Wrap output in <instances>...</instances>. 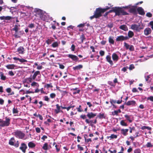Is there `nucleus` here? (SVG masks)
I'll use <instances>...</instances> for the list:
<instances>
[{
    "mask_svg": "<svg viewBox=\"0 0 153 153\" xmlns=\"http://www.w3.org/2000/svg\"><path fill=\"white\" fill-rule=\"evenodd\" d=\"M109 9L110 7H107L105 8L104 9H102L100 8H97L94 12V15L90 16V19L92 20L94 18H99L101 16V14L102 13H103Z\"/></svg>",
    "mask_w": 153,
    "mask_h": 153,
    "instance_id": "1",
    "label": "nucleus"
},
{
    "mask_svg": "<svg viewBox=\"0 0 153 153\" xmlns=\"http://www.w3.org/2000/svg\"><path fill=\"white\" fill-rule=\"evenodd\" d=\"M112 12H114L115 13L116 15L119 16L121 14L123 15H126L128 13L124 11L121 8L119 7H115L113 8V10H111L109 12L106 13L105 15H107L109 13Z\"/></svg>",
    "mask_w": 153,
    "mask_h": 153,
    "instance_id": "2",
    "label": "nucleus"
},
{
    "mask_svg": "<svg viewBox=\"0 0 153 153\" xmlns=\"http://www.w3.org/2000/svg\"><path fill=\"white\" fill-rule=\"evenodd\" d=\"M5 120H3L1 119H0V126L4 127V126H8L10 124V120L9 117H7L5 118Z\"/></svg>",
    "mask_w": 153,
    "mask_h": 153,
    "instance_id": "3",
    "label": "nucleus"
},
{
    "mask_svg": "<svg viewBox=\"0 0 153 153\" xmlns=\"http://www.w3.org/2000/svg\"><path fill=\"white\" fill-rule=\"evenodd\" d=\"M15 136L17 138L22 139L25 136V134L20 131L17 130L14 132Z\"/></svg>",
    "mask_w": 153,
    "mask_h": 153,
    "instance_id": "4",
    "label": "nucleus"
},
{
    "mask_svg": "<svg viewBox=\"0 0 153 153\" xmlns=\"http://www.w3.org/2000/svg\"><path fill=\"white\" fill-rule=\"evenodd\" d=\"M19 25H15L14 27L12 29L13 30L15 31V33L14 34V36L16 38H20L19 35H18L19 33Z\"/></svg>",
    "mask_w": 153,
    "mask_h": 153,
    "instance_id": "5",
    "label": "nucleus"
},
{
    "mask_svg": "<svg viewBox=\"0 0 153 153\" xmlns=\"http://www.w3.org/2000/svg\"><path fill=\"white\" fill-rule=\"evenodd\" d=\"M131 28L132 29L135 30L136 31L138 32L140 30L143 29V27H140V25L134 24L132 25L131 26Z\"/></svg>",
    "mask_w": 153,
    "mask_h": 153,
    "instance_id": "6",
    "label": "nucleus"
},
{
    "mask_svg": "<svg viewBox=\"0 0 153 153\" xmlns=\"http://www.w3.org/2000/svg\"><path fill=\"white\" fill-rule=\"evenodd\" d=\"M27 148V146L25 143H22L21 144V146L20 147L19 149L22 150V152L25 153L26 150Z\"/></svg>",
    "mask_w": 153,
    "mask_h": 153,
    "instance_id": "7",
    "label": "nucleus"
},
{
    "mask_svg": "<svg viewBox=\"0 0 153 153\" xmlns=\"http://www.w3.org/2000/svg\"><path fill=\"white\" fill-rule=\"evenodd\" d=\"M37 12L39 13L40 17V18L42 20H45V16L42 13V11L40 10H37Z\"/></svg>",
    "mask_w": 153,
    "mask_h": 153,
    "instance_id": "8",
    "label": "nucleus"
},
{
    "mask_svg": "<svg viewBox=\"0 0 153 153\" xmlns=\"http://www.w3.org/2000/svg\"><path fill=\"white\" fill-rule=\"evenodd\" d=\"M112 59L115 62H117L119 58L117 55L115 53H114L112 55Z\"/></svg>",
    "mask_w": 153,
    "mask_h": 153,
    "instance_id": "9",
    "label": "nucleus"
},
{
    "mask_svg": "<svg viewBox=\"0 0 153 153\" xmlns=\"http://www.w3.org/2000/svg\"><path fill=\"white\" fill-rule=\"evenodd\" d=\"M123 8H130L131 10L132 11H134L136 10V6H131V5H129L125 7H123Z\"/></svg>",
    "mask_w": 153,
    "mask_h": 153,
    "instance_id": "10",
    "label": "nucleus"
},
{
    "mask_svg": "<svg viewBox=\"0 0 153 153\" xmlns=\"http://www.w3.org/2000/svg\"><path fill=\"white\" fill-rule=\"evenodd\" d=\"M68 56L69 58L73 60L76 61H77L78 59L77 56L74 55L68 54Z\"/></svg>",
    "mask_w": 153,
    "mask_h": 153,
    "instance_id": "11",
    "label": "nucleus"
},
{
    "mask_svg": "<svg viewBox=\"0 0 153 153\" xmlns=\"http://www.w3.org/2000/svg\"><path fill=\"white\" fill-rule=\"evenodd\" d=\"M97 114L96 113H94L92 112L88 113L87 116L89 119H91L96 116Z\"/></svg>",
    "mask_w": 153,
    "mask_h": 153,
    "instance_id": "12",
    "label": "nucleus"
},
{
    "mask_svg": "<svg viewBox=\"0 0 153 153\" xmlns=\"http://www.w3.org/2000/svg\"><path fill=\"white\" fill-rule=\"evenodd\" d=\"M128 131V129H122L120 130V132L122 134L125 136H126L127 135V132Z\"/></svg>",
    "mask_w": 153,
    "mask_h": 153,
    "instance_id": "13",
    "label": "nucleus"
},
{
    "mask_svg": "<svg viewBox=\"0 0 153 153\" xmlns=\"http://www.w3.org/2000/svg\"><path fill=\"white\" fill-rule=\"evenodd\" d=\"M152 31L151 29L149 27L146 28L144 30V34L146 35H148L150 34Z\"/></svg>",
    "mask_w": 153,
    "mask_h": 153,
    "instance_id": "14",
    "label": "nucleus"
},
{
    "mask_svg": "<svg viewBox=\"0 0 153 153\" xmlns=\"http://www.w3.org/2000/svg\"><path fill=\"white\" fill-rule=\"evenodd\" d=\"M25 51V49L23 47L20 46L17 49V51L20 54H24Z\"/></svg>",
    "mask_w": 153,
    "mask_h": 153,
    "instance_id": "15",
    "label": "nucleus"
},
{
    "mask_svg": "<svg viewBox=\"0 0 153 153\" xmlns=\"http://www.w3.org/2000/svg\"><path fill=\"white\" fill-rule=\"evenodd\" d=\"M106 59L107 61L111 65H113V62L111 60V57L110 55H108L106 57Z\"/></svg>",
    "mask_w": 153,
    "mask_h": 153,
    "instance_id": "16",
    "label": "nucleus"
},
{
    "mask_svg": "<svg viewBox=\"0 0 153 153\" xmlns=\"http://www.w3.org/2000/svg\"><path fill=\"white\" fill-rule=\"evenodd\" d=\"M137 11L141 15H143L145 14L143 9L141 7H139L137 8Z\"/></svg>",
    "mask_w": 153,
    "mask_h": 153,
    "instance_id": "17",
    "label": "nucleus"
},
{
    "mask_svg": "<svg viewBox=\"0 0 153 153\" xmlns=\"http://www.w3.org/2000/svg\"><path fill=\"white\" fill-rule=\"evenodd\" d=\"M0 78L2 80L5 81L6 80L7 77L2 72H0Z\"/></svg>",
    "mask_w": 153,
    "mask_h": 153,
    "instance_id": "18",
    "label": "nucleus"
},
{
    "mask_svg": "<svg viewBox=\"0 0 153 153\" xmlns=\"http://www.w3.org/2000/svg\"><path fill=\"white\" fill-rule=\"evenodd\" d=\"M136 103V102L134 100L129 101H128L126 103V104L127 105H134Z\"/></svg>",
    "mask_w": 153,
    "mask_h": 153,
    "instance_id": "19",
    "label": "nucleus"
},
{
    "mask_svg": "<svg viewBox=\"0 0 153 153\" xmlns=\"http://www.w3.org/2000/svg\"><path fill=\"white\" fill-rule=\"evenodd\" d=\"M85 122L86 123L89 124V125L91 126H93L94 124L93 120H89L88 119H86L85 120Z\"/></svg>",
    "mask_w": 153,
    "mask_h": 153,
    "instance_id": "20",
    "label": "nucleus"
},
{
    "mask_svg": "<svg viewBox=\"0 0 153 153\" xmlns=\"http://www.w3.org/2000/svg\"><path fill=\"white\" fill-rule=\"evenodd\" d=\"M12 17L10 16H2L0 17V19L1 20H9Z\"/></svg>",
    "mask_w": 153,
    "mask_h": 153,
    "instance_id": "21",
    "label": "nucleus"
},
{
    "mask_svg": "<svg viewBox=\"0 0 153 153\" xmlns=\"http://www.w3.org/2000/svg\"><path fill=\"white\" fill-rule=\"evenodd\" d=\"M83 66L81 65H79L73 67V69L74 70H78L82 68Z\"/></svg>",
    "mask_w": 153,
    "mask_h": 153,
    "instance_id": "22",
    "label": "nucleus"
},
{
    "mask_svg": "<svg viewBox=\"0 0 153 153\" xmlns=\"http://www.w3.org/2000/svg\"><path fill=\"white\" fill-rule=\"evenodd\" d=\"M39 74H40V72L39 71H36L33 75L32 78L33 79H35L36 78V77Z\"/></svg>",
    "mask_w": 153,
    "mask_h": 153,
    "instance_id": "23",
    "label": "nucleus"
},
{
    "mask_svg": "<svg viewBox=\"0 0 153 153\" xmlns=\"http://www.w3.org/2000/svg\"><path fill=\"white\" fill-rule=\"evenodd\" d=\"M15 139L14 137H12L9 140V144L11 146H13Z\"/></svg>",
    "mask_w": 153,
    "mask_h": 153,
    "instance_id": "24",
    "label": "nucleus"
},
{
    "mask_svg": "<svg viewBox=\"0 0 153 153\" xmlns=\"http://www.w3.org/2000/svg\"><path fill=\"white\" fill-rule=\"evenodd\" d=\"M15 65L13 64L8 65L6 66L8 69H13L14 68Z\"/></svg>",
    "mask_w": 153,
    "mask_h": 153,
    "instance_id": "25",
    "label": "nucleus"
},
{
    "mask_svg": "<svg viewBox=\"0 0 153 153\" xmlns=\"http://www.w3.org/2000/svg\"><path fill=\"white\" fill-rule=\"evenodd\" d=\"M28 146L30 148H33L35 146V144L32 142H30L28 143Z\"/></svg>",
    "mask_w": 153,
    "mask_h": 153,
    "instance_id": "26",
    "label": "nucleus"
},
{
    "mask_svg": "<svg viewBox=\"0 0 153 153\" xmlns=\"http://www.w3.org/2000/svg\"><path fill=\"white\" fill-rule=\"evenodd\" d=\"M120 29L125 31H126L128 30V28L125 25H123L120 26Z\"/></svg>",
    "mask_w": 153,
    "mask_h": 153,
    "instance_id": "27",
    "label": "nucleus"
},
{
    "mask_svg": "<svg viewBox=\"0 0 153 153\" xmlns=\"http://www.w3.org/2000/svg\"><path fill=\"white\" fill-rule=\"evenodd\" d=\"M117 137V136L114 134H111L110 136L107 137L108 139L110 138V140L113 139H116Z\"/></svg>",
    "mask_w": 153,
    "mask_h": 153,
    "instance_id": "28",
    "label": "nucleus"
},
{
    "mask_svg": "<svg viewBox=\"0 0 153 153\" xmlns=\"http://www.w3.org/2000/svg\"><path fill=\"white\" fill-rule=\"evenodd\" d=\"M120 125L123 126H127V124L125 122L124 120H122L120 122Z\"/></svg>",
    "mask_w": 153,
    "mask_h": 153,
    "instance_id": "29",
    "label": "nucleus"
},
{
    "mask_svg": "<svg viewBox=\"0 0 153 153\" xmlns=\"http://www.w3.org/2000/svg\"><path fill=\"white\" fill-rule=\"evenodd\" d=\"M59 43L57 42H53L51 45L53 48L57 47L58 46Z\"/></svg>",
    "mask_w": 153,
    "mask_h": 153,
    "instance_id": "30",
    "label": "nucleus"
},
{
    "mask_svg": "<svg viewBox=\"0 0 153 153\" xmlns=\"http://www.w3.org/2000/svg\"><path fill=\"white\" fill-rule=\"evenodd\" d=\"M126 118V119L129 121L130 123L132 122L131 120L130 119V116L127 115H125L124 116Z\"/></svg>",
    "mask_w": 153,
    "mask_h": 153,
    "instance_id": "31",
    "label": "nucleus"
},
{
    "mask_svg": "<svg viewBox=\"0 0 153 153\" xmlns=\"http://www.w3.org/2000/svg\"><path fill=\"white\" fill-rule=\"evenodd\" d=\"M48 144L47 143H45L42 147V149L45 150H47L48 149Z\"/></svg>",
    "mask_w": 153,
    "mask_h": 153,
    "instance_id": "32",
    "label": "nucleus"
},
{
    "mask_svg": "<svg viewBox=\"0 0 153 153\" xmlns=\"http://www.w3.org/2000/svg\"><path fill=\"white\" fill-rule=\"evenodd\" d=\"M128 35L129 37L131 38L134 35V33L132 31H129L128 33Z\"/></svg>",
    "mask_w": 153,
    "mask_h": 153,
    "instance_id": "33",
    "label": "nucleus"
},
{
    "mask_svg": "<svg viewBox=\"0 0 153 153\" xmlns=\"http://www.w3.org/2000/svg\"><path fill=\"white\" fill-rule=\"evenodd\" d=\"M135 68L134 65L133 64H131L129 65V68H128L130 71L132 70L133 69H134Z\"/></svg>",
    "mask_w": 153,
    "mask_h": 153,
    "instance_id": "34",
    "label": "nucleus"
},
{
    "mask_svg": "<svg viewBox=\"0 0 153 153\" xmlns=\"http://www.w3.org/2000/svg\"><path fill=\"white\" fill-rule=\"evenodd\" d=\"M97 117H98L100 119H102L103 118H105V117L104 116V114L100 113L99 114V115H98Z\"/></svg>",
    "mask_w": 153,
    "mask_h": 153,
    "instance_id": "35",
    "label": "nucleus"
},
{
    "mask_svg": "<svg viewBox=\"0 0 153 153\" xmlns=\"http://www.w3.org/2000/svg\"><path fill=\"white\" fill-rule=\"evenodd\" d=\"M130 45H128V44L126 42L124 43V46L125 47L126 49L128 50V49Z\"/></svg>",
    "mask_w": 153,
    "mask_h": 153,
    "instance_id": "36",
    "label": "nucleus"
},
{
    "mask_svg": "<svg viewBox=\"0 0 153 153\" xmlns=\"http://www.w3.org/2000/svg\"><path fill=\"white\" fill-rule=\"evenodd\" d=\"M31 85L32 86H36L37 87H38L39 86V84L35 82H33L31 83Z\"/></svg>",
    "mask_w": 153,
    "mask_h": 153,
    "instance_id": "37",
    "label": "nucleus"
},
{
    "mask_svg": "<svg viewBox=\"0 0 153 153\" xmlns=\"http://www.w3.org/2000/svg\"><path fill=\"white\" fill-rule=\"evenodd\" d=\"M142 129L143 130L145 129H147L149 130H150L151 129V127H150L149 126H143L142 127Z\"/></svg>",
    "mask_w": 153,
    "mask_h": 153,
    "instance_id": "38",
    "label": "nucleus"
},
{
    "mask_svg": "<svg viewBox=\"0 0 153 153\" xmlns=\"http://www.w3.org/2000/svg\"><path fill=\"white\" fill-rule=\"evenodd\" d=\"M146 146L147 147H152L153 146V145H152L150 142H148L146 145Z\"/></svg>",
    "mask_w": 153,
    "mask_h": 153,
    "instance_id": "39",
    "label": "nucleus"
},
{
    "mask_svg": "<svg viewBox=\"0 0 153 153\" xmlns=\"http://www.w3.org/2000/svg\"><path fill=\"white\" fill-rule=\"evenodd\" d=\"M130 51H133L134 50V47L132 45H130L128 49Z\"/></svg>",
    "mask_w": 153,
    "mask_h": 153,
    "instance_id": "40",
    "label": "nucleus"
},
{
    "mask_svg": "<svg viewBox=\"0 0 153 153\" xmlns=\"http://www.w3.org/2000/svg\"><path fill=\"white\" fill-rule=\"evenodd\" d=\"M150 75H149L146 76V74H145V77L146 81L149 82V79L150 78Z\"/></svg>",
    "mask_w": 153,
    "mask_h": 153,
    "instance_id": "41",
    "label": "nucleus"
},
{
    "mask_svg": "<svg viewBox=\"0 0 153 153\" xmlns=\"http://www.w3.org/2000/svg\"><path fill=\"white\" fill-rule=\"evenodd\" d=\"M110 102L112 105L114 106L113 104L116 103V100L113 99H110Z\"/></svg>",
    "mask_w": 153,
    "mask_h": 153,
    "instance_id": "42",
    "label": "nucleus"
},
{
    "mask_svg": "<svg viewBox=\"0 0 153 153\" xmlns=\"http://www.w3.org/2000/svg\"><path fill=\"white\" fill-rule=\"evenodd\" d=\"M140 150L139 149H137L134 151V153H140Z\"/></svg>",
    "mask_w": 153,
    "mask_h": 153,
    "instance_id": "43",
    "label": "nucleus"
},
{
    "mask_svg": "<svg viewBox=\"0 0 153 153\" xmlns=\"http://www.w3.org/2000/svg\"><path fill=\"white\" fill-rule=\"evenodd\" d=\"M56 94L54 93H52L50 94V97L51 98H53L56 97Z\"/></svg>",
    "mask_w": 153,
    "mask_h": 153,
    "instance_id": "44",
    "label": "nucleus"
},
{
    "mask_svg": "<svg viewBox=\"0 0 153 153\" xmlns=\"http://www.w3.org/2000/svg\"><path fill=\"white\" fill-rule=\"evenodd\" d=\"M147 100H150V101L153 102V96H151L147 98Z\"/></svg>",
    "mask_w": 153,
    "mask_h": 153,
    "instance_id": "45",
    "label": "nucleus"
},
{
    "mask_svg": "<svg viewBox=\"0 0 153 153\" xmlns=\"http://www.w3.org/2000/svg\"><path fill=\"white\" fill-rule=\"evenodd\" d=\"M128 69V67L126 66L124 67L123 68H122L121 70L122 71H123L124 72H125Z\"/></svg>",
    "mask_w": 153,
    "mask_h": 153,
    "instance_id": "46",
    "label": "nucleus"
},
{
    "mask_svg": "<svg viewBox=\"0 0 153 153\" xmlns=\"http://www.w3.org/2000/svg\"><path fill=\"white\" fill-rule=\"evenodd\" d=\"M13 114H17L18 113V111L17 109H15L14 108L13 109Z\"/></svg>",
    "mask_w": 153,
    "mask_h": 153,
    "instance_id": "47",
    "label": "nucleus"
},
{
    "mask_svg": "<svg viewBox=\"0 0 153 153\" xmlns=\"http://www.w3.org/2000/svg\"><path fill=\"white\" fill-rule=\"evenodd\" d=\"M81 105H79L78 108H77V111L79 112H81L83 111L82 110L81 108Z\"/></svg>",
    "mask_w": 153,
    "mask_h": 153,
    "instance_id": "48",
    "label": "nucleus"
},
{
    "mask_svg": "<svg viewBox=\"0 0 153 153\" xmlns=\"http://www.w3.org/2000/svg\"><path fill=\"white\" fill-rule=\"evenodd\" d=\"M8 74L10 76H13L14 74L12 71H10L8 72Z\"/></svg>",
    "mask_w": 153,
    "mask_h": 153,
    "instance_id": "49",
    "label": "nucleus"
},
{
    "mask_svg": "<svg viewBox=\"0 0 153 153\" xmlns=\"http://www.w3.org/2000/svg\"><path fill=\"white\" fill-rule=\"evenodd\" d=\"M20 62L23 63L27 62V60L24 59H20L19 61Z\"/></svg>",
    "mask_w": 153,
    "mask_h": 153,
    "instance_id": "50",
    "label": "nucleus"
},
{
    "mask_svg": "<svg viewBox=\"0 0 153 153\" xmlns=\"http://www.w3.org/2000/svg\"><path fill=\"white\" fill-rule=\"evenodd\" d=\"M40 129L39 128L36 127V132L38 133H39L40 132Z\"/></svg>",
    "mask_w": 153,
    "mask_h": 153,
    "instance_id": "51",
    "label": "nucleus"
},
{
    "mask_svg": "<svg viewBox=\"0 0 153 153\" xmlns=\"http://www.w3.org/2000/svg\"><path fill=\"white\" fill-rule=\"evenodd\" d=\"M77 147L80 151H82L83 150V148L81 146L79 145H77Z\"/></svg>",
    "mask_w": 153,
    "mask_h": 153,
    "instance_id": "52",
    "label": "nucleus"
},
{
    "mask_svg": "<svg viewBox=\"0 0 153 153\" xmlns=\"http://www.w3.org/2000/svg\"><path fill=\"white\" fill-rule=\"evenodd\" d=\"M99 53H100V54L102 56H103L104 55V53H105L104 51H100Z\"/></svg>",
    "mask_w": 153,
    "mask_h": 153,
    "instance_id": "53",
    "label": "nucleus"
},
{
    "mask_svg": "<svg viewBox=\"0 0 153 153\" xmlns=\"http://www.w3.org/2000/svg\"><path fill=\"white\" fill-rule=\"evenodd\" d=\"M109 42L111 44H114V41L113 39H109Z\"/></svg>",
    "mask_w": 153,
    "mask_h": 153,
    "instance_id": "54",
    "label": "nucleus"
},
{
    "mask_svg": "<svg viewBox=\"0 0 153 153\" xmlns=\"http://www.w3.org/2000/svg\"><path fill=\"white\" fill-rule=\"evenodd\" d=\"M80 117L81 118L84 120L86 119V116L85 115H81L80 116Z\"/></svg>",
    "mask_w": 153,
    "mask_h": 153,
    "instance_id": "55",
    "label": "nucleus"
},
{
    "mask_svg": "<svg viewBox=\"0 0 153 153\" xmlns=\"http://www.w3.org/2000/svg\"><path fill=\"white\" fill-rule=\"evenodd\" d=\"M44 100H45L47 101V102H48L49 100V98L47 96H45L44 97Z\"/></svg>",
    "mask_w": 153,
    "mask_h": 153,
    "instance_id": "56",
    "label": "nucleus"
},
{
    "mask_svg": "<svg viewBox=\"0 0 153 153\" xmlns=\"http://www.w3.org/2000/svg\"><path fill=\"white\" fill-rule=\"evenodd\" d=\"M149 25L151 26V28L153 30V21L150 22H149Z\"/></svg>",
    "mask_w": 153,
    "mask_h": 153,
    "instance_id": "57",
    "label": "nucleus"
},
{
    "mask_svg": "<svg viewBox=\"0 0 153 153\" xmlns=\"http://www.w3.org/2000/svg\"><path fill=\"white\" fill-rule=\"evenodd\" d=\"M118 112L117 111H115L114 112H112V114L113 115H118Z\"/></svg>",
    "mask_w": 153,
    "mask_h": 153,
    "instance_id": "58",
    "label": "nucleus"
},
{
    "mask_svg": "<svg viewBox=\"0 0 153 153\" xmlns=\"http://www.w3.org/2000/svg\"><path fill=\"white\" fill-rule=\"evenodd\" d=\"M85 142L86 143H88L89 141H91V139H90V138H89V139L85 138Z\"/></svg>",
    "mask_w": 153,
    "mask_h": 153,
    "instance_id": "59",
    "label": "nucleus"
},
{
    "mask_svg": "<svg viewBox=\"0 0 153 153\" xmlns=\"http://www.w3.org/2000/svg\"><path fill=\"white\" fill-rule=\"evenodd\" d=\"M11 91V89L10 88H7L6 89V91L8 93H10Z\"/></svg>",
    "mask_w": 153,
    "mask_h": 153,
    "instance_id": "60",
    "label": "nucleus"
},
{
    "mask_svg": "<svg viewBox=\"0 0 153 153\" xmlns=\"http://www.w3.org/2000/svg\"><path fill=\"white\" fill-rule=\"evenodd\" d=\"M71 50L72 51H74V49H75V46L74 45H71Z\"/></svg>",
    "mask_w": 153,
    "mask_h": 153,
    "instance_id": "61",
    "label": "nucleus"
},
{
    "mask_svg": "<svg viewBox=\"0 0 153 153\" xmlns=\"http://www.w3.org/2000/svg\"><path fill=\"white\" fill-rule=\"evenodd\" d=\"M46 43L48 44H51V41L50 40V39H48V40L46 41Z\"/></svg>",
    "mask_w": 153,
    "mask_h": 153,
    "instance_id": "62",
    "label": "nucleus"
},
{
    "mask_svg": "<svg viewBox=\"0 0 153 153\" xmlns=\"http://www.w3.org/2000/svg\"><path fill=\"white\" fill-rule=\"evenodd\" d=\"M80 92V90H76V91H74L73 92V94H79V93Z\"/></svg>",
    "mask_w": 153,
    "mask_h": 153,
    "instance_id": "63",
    "label": "nucleus"
},
{
    "mask_svg": "<svg viewBox=\"0 0 153 153\" xmlns=\"http://www.w3.org/2000/svg\"><path fill=\"white\" fill-rule=\"evenodd\" d=\"M146 15L147 16L150 17L152 16V14L150 13H146Z\"/></svg>",
    "mask_w": 153,
    "mask_h": 153,
    "instance_id": "64",
    "label": "nucleus"
}]
</instances>
